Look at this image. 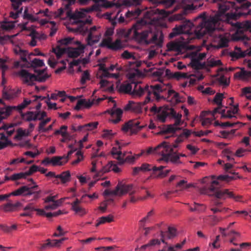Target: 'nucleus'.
<instances>
[{"label":"nucleus","instance_id":"nucleus-1","mask_svg":"<svg viewBox=\"0 0 251 251\" xmlns=\"http://www.w3.org/2000/svg\"><path fill=\"white\" fill-rule=\"evenodd\" d=\"M214 2H220L219 3V10L220 14L210 16L207 19H204L201 24L197 27L195 32L197 38L200 39L206 34L213 36V42L216 43L215 47L217 49L228 47L229 39L226 36L221 34H217L220 28L219 26L222 21V14L232 8L234 11L227 13L226 15V21L227 23L232 25L241 28L240 23L236 20L242 16H246L251 14V2L247 0H235V2H231L224 0H213Z\"/></svg>","mask_w":251,"mask_h":251},{"label":"nucleus","instance_id":"nucleus-2","mask_svg":"<svg viewBox=\"0 0 251 251\" xmlns=\"http://www.w3.org/2000/svg\"><path fill=\"white\" fill-rule=\"evenodd\" d=\"M171 87L169 83L166 85L163 84H158L148 86H145V93L147 94V97L145 100L143 102H134L132 101H129L128 103L125 105L124 109L125 111H131L136 113H140L142 112V107L148 103L152 98L156 101H159L161 100H165V97L163 95L164 93L167 91L168 97L173 95V98L175 99L176 103L182 102L181 97L179 94L173 90H168L167 88H170Z\"/></svg>","mask_w":251,"mask_h":251},{"label":"nucleus","instance_id":"nucleus-3","mask_svg":"<svg viewBox=\"0 0 251 251\" xmlns=\"http://www.w3.org/2000/svg\"><path fill=\"white\" fill-rule=\"evenodd\" d=\"M212 180L208 187L202 188L201 193L210 196L214 195L218 199H225L226 198H233L232 192H229L228 189L221 190L222 186L221 182H229L234 179L233 176L228 175H220L218 176H212Z\"/></svg>","mask_w":251,"mask_h":251},{"label":"nucleus","instance_id":"nucleus-4","mask_svg":"<svg viewBox=\"0 0 251 251\" xmlns=\"http://www.w3.org/2000/svg\"><path fill=\"white\" fill-rule=\"evenodd\" d=\"M14 51L15 54L19 55L21 60L23 62L22 64L20 62L17 61L15 63L16 67L21 66V67L25 68H37L45 66L43 60L38 58H34L32 60L30 59H28V57H26L28 52L26 50H22L19 47H17L14 49Z\"/></svg>","mask_w":251,"mask_h":251},{"label":"nucleus","instance_id":"nucleus-5","mask_svg":"<svg viewBox=\"0 0 251 251\" xmlns=\"http://www.w3.org/2000/svg\"><path fill=\"white\" fill-rule=\"evenodd\" d=\"M46 71L47 68L42 70L35 69L34 72L37 74L35 75L23 69L19 72V75L23 79L25 83H28L29 85H33L34 81L45 82L50 76L47 74Z\"/></svg>","mask_w":251,"mask_h":251},{"label":"nucleus","instance_id":"nucleus-6","mask_svg":"<svg viewBox=\"0 0 251 251\" xmlns=\"http://www.w3.org/2000/svg\"><path fill=\"white\" fill-rule=\"evenodd\" d=\"M143 26L141 22H137L134 26V37L140 42H144L146 44L149 45L152 43H155L157 41L158 36L154 34L151 39L147 40V37L151 31L148 29H143Z\"/></svg>","mask_w":251,"mask_h":251},{"label":"nucleus","instance_id":"nucleus-7","mask_svg":"<svg viewBox=\"0 0 251 251\" xmlns=\"http://www.w3.org/2000/svg\"><path fill=\"white\" fill-rule=\"evenodd\" d=\"M119 90L120 92L131 95L133 98L140 97L145 94V86H141L139 81H132L130 83L122 84Z\"/></svg>","mask_w":251,"mask_h":251},{"label":"nucleus","instance_id":"nucleus-8","mask_svg":"<svg viewBox=\"0 0 251 251\" xmlns=\"http://www.w3.org/2000/svg\"><path fill=\"white\" fill-rule=\"evenodd\" d=\"M136 192L132 184H125L119 183L114 190L109 191L105 190L104 192V195L105 196L114 195L122 196L126 193H129V195L132 196Z\"/></svg>","mask_w":251,"mask_h":251},{"label":"nucleus","instance_id":"nucleus-9","mask_svg":"<svg viewBox=\"0 0 251 251\" xmlns=\"http://www.w3.org/2000/svg\"><path fill=\"white\" fill-rule=\"evenodd\" d=\"M185 154L183 153H177L176 152L174 151L173 147L170 143H168L167 148V151L166 152V155L164 156L162 158L163 161L168 163L171 162L173 164H181V162L180 161V157H185Z\"/></svg>","mask_w":251,"mask_h":251},{"label":"nucleus","instance_id":"nucleus-10","mask_svg":"<svg viewBox=\"0 0 251 251\" xmlns=\"http://www.w3.org/2000/svg\"><path fill=\"white\" fill-rule=\"evenodd\" d=\"M100 47H107L112 50L117 51L123 48L122 42L120 39H117L115 42H112L110 37L104 38L100 44Z\"/></svg>","mask_w":251,"mask_h":251},{"label":"nucleus","instance_id":"nucleus-11","mask_svg":"<svg viewBox=\"0 0 251 251\" xmlns=\"http://www.w3.org/2000/svg\"><path fill=\"white\" fill-rule=\"evenodd\" d=\"M168 143V142L164 141L154 148L150 147L147 151V154L155 153L159 154L161 156V157L158 160L159 161H163L162 158L164 157V156L166 155Z\"/></svg>","mask_w":251,"mask_h":251},{"label":"nucleus","instance_id":"nucleus-12","mask_svg":"<svg viewBox=\"0 0 251 251\" xmlns=\"http://www.w3.org/2000/svg\"><path fill=\"white\" fill-rule=\"evenodd\" d=\"M139 124V122L136 120H130L123 126L122 129L124 132H127L130 129L132 134H136L145 127L144 126H140Z\"/></svg>","mask_w":251,"mask_h":251},{"label":"nucleus","instance_id":"nucleus-13","mask_svg":"<svg viewBox=\"0 0 251 251\" xmlns=\"http://www.w3.org/2000/svg\"><path fill=\"white\" fill-rule=\"evenodd\" d=\"M191 24L190 21H185L183 24L176 26L170 33L169 37L174 38L178 35L186 33L189 30Z\"/></svg>","mask_w":251,"mask_h":251},{"label":"nucleus","instance_id":"nucleus-14","mask_svg":"<svg viewBox=\"0 0 251 251\" xmlns=\"http://www.w3.org/2000/svg\"><path fill=\"white\" fill-rule=\"evenodd\" d=\"M112 102H114V106L111 109L108 110L107 112L110 114L112 118L110 120V121L116 124L121 121L123 111L121 108H116V104L114 100H112Z\"/></svg>","mask_w":251,"mask_h":251},{"label":"nucleus","instance_id":"nucleus-15","mask_svg":"<svg viewBox=\"0 0 251 251\" xmlns=\"http://www.w3.org/2000/svg\"><path fill=\"white\" fill-rule=\"evenodd\" d=\"M97 27L96 26H93L91 28H90L88 36L86 38L87 45L90 46H93L95 44L99 42L100 35H94V32L96 31Z\"/></svg>","mask_w":251,"mask_h":251},{"label":"nucleus","instance_id":"nucleus-16","mask_svg":"<svg viewBox=\"0 0 251 251\" xmlns=\"http://www.w3.org/2000/svg\"><path fill=\"white\" fill-rule=\"evenodd\" d=\"M117 144L119 146V150L116 147H113L111 151V154L114 158L119 161V164H123L125 163L124 157L126 155L125 153H123L121 151V147L119 145L118 141H117Z\"/></svg>","mask_w":251,"mask_h":251},{"label":"nucleus","instance_id":"nucleus-17","mask_svg":"<svg viewBox=\"0 0 251 251\" xmlns=\"http://www.w3.org/2000/svg\"><path fill=\"white\" fill-rule=\"evenodd\" d=\"M65 240V238H62L59 240H50L47 239L46 242L41 245L40 249L41 250H44L47 249H49L52 247H56L60 246V244L62 243L63 241Z\"/></svg>","mask_w":251,"mask_h":251},{"label":"nucleus","instance_id":"nucleus-18","mask_svg":"<svg viewBox=\"0 0 251 251\" xmlns=\"http://www.w3.org/2000/svg\"><path fill=\"white\" fill-rule=\"evenodd\" d=\"M168 51H175L178 53L183 52L186 49V45L183 43L171 42L167 45Z\"/></svg>","mask_w":251,"mask_h":251},{"label":"nucleus","instance_id":"nucleus-19","mask_svg":"<svg viewBox=\"0 0 251 251\" xmlns=\"http://www.w3.org/2000/svg\"><path fill=\"white\" fill-rule=\"evenodd\" d=\"M235 50H236L235 51L232 52L230 53V56L233 58L239 59L245 57L247 55H251V47L245 51H242L239 47H235Z\"/></svg>","mask_w":251,"mask_h":251},{"label":"nucleus","instance_id":"nucleus-20","mask_svg":"<svg viewBox=\"0 0 251 251\" xmlns=\"http://www.w3.org/2000/svg\"><path fill=\"white\" fill-rule=\"evenodd\" d=\"M21 206H22V203L19 201H17L15 203H12L11 201H9L1 205L0 208L5 212H8L16 211Z\"/></svg>","mask_w":251,"mask_h":251},{"label":"nucleus","instance_id":"nucleus-21","mask_svg":"<svg viewBox=\"0 0 251 251\" xmlns=\"http://www.w3.org/2000/svg\"><path fill=\"white\" fill-rule=\"evenodd\" d=\"M111 170L115 173L120 172V169L117 166V165L115 164H113V162L111 161L104 166L102 170L97 174V176H101L104 173L108 172Z\"/></svg>","mask_w":251,"mask_h":251},{"label":"nucleus","instance_id":"nucleus-22","mask_svg":"<svg viewBox=\"0 0 251 251\" xmlns=\"http://www.w3.org/2000/svg\"><path fill=\"white\" fill-rule=\"evenodd\" d=\"M122 57L123 58L127 59L133 58V61L128 62L129 66L131 68H134L135 67H139L141 65L140 62L137 61L135 60V57L133 56V55L129 52H128L127 50H125L123 52V53L122 54Z\"/></svg>","mask_w":251,"mask_h":251},{"label":"nucleus","instance_id":"nucleus-23","mask_svg":"<svg viewBox=\"0 0 251 251\" xmlns=\"http://www.w3.org/2000/svg\"><path fill=\"white\" fill-rule=\"evenodd\" d=\"M169 116V107L166 106L164 107H160V111L156 116L157 119L161 123H165L167 117Z\"/></svg>","mask_w":251,"mask_h":251},{"label":"nucleus","instance_id":"nucleus-24","mask_svg":"<svg viewBox=\"0 0 251 251\" xmlns=\"http://www.w3.org/2000/svg\"><path fill=\"white\" fill-rule=\"evenodd\" d=\"M80 201L76 199L75 201L71 203L72 209L76 213L82 216L86 213V211L79 205Z\"/></svg>","mask_w":251,"mask_h":251},{"label":"nucleus","instance_id":"nucleus-25","mask_svg":"<svg viewBox=\"0 0 251 251\" xmlns=\"http://www.w3.org/2000/svg\"><path fill=\"white\" fill-rule=\"evenodd\" d=\"M13 110H16V106H7L0 110V123L3 119H6L9 117Z\"/></svg>","mask_w":251,"mask_h":251},{"label":"nucleus","instance_id":"nucleus-26","mask_svg":"<svg viewBox=\"0 0 251 251\" xmlns=\"http://www.w3.org/2000/svg\"><path fill=\"white\" fill-rule=\"evenodd\" d=\"M186 204L189 206V210L191 212L201 213L204 211L206 209V206L204 205L195 202L193 205H190L189 203H186Z\"/></svg>","mask_w":251,"mask_h":251},{"label":"nucleus","instance_id":"nucleus-27","mask_svg":"<svg viewBox=\"0 0 251 251\" xmlns=\"http://www.w3.org/2000/svg\"><path fill=\"white\" fill-rule=\"evenodd\" d=\"M251 76V72L246 71L244 68H241L240 72L234 74L235 77H239L244 80H247Z\"/></svg>","mask_w":251,"mask_h":251},{"label":"nucleus","instance_id":"nucleus-28","mask_svg":"<svg viewBox=\"0 0 251 251\" xmlns=\"http://www.w3.org/2000/svg\"><path fill=\"white\" fill-rule=\"evenodd\" d=\"M84 49L85 46L83 45L80 44L77 48L69 50L68 55L70 57H77L80 55V51H82Z\"/></svg>","mask_w":251,"mask_h":251},{"label":"nucleus","instance_id":"nucleus-29","mask_svg":"<svg viewBox=\"0 0 251 251\" xmlns=\"http://www.w3.org/2000/svg\"><path fill=\"white\" fill-rule=\"evenodd\" d=\"M181 128L177 127L174 126V125H169L166 127H163L162 130H161L158 134H163L167 133H174L177 130L180 129Z\"/></svg>","mask_w":251,"mask_h":251},{"label":"nucleus","instance_id":"nucleus-30","mask_svg":"<svg viewBox=\"0 0 251 251\" xmlns=\"http://www.w3.org/2000/svg\"><path fill=\"white\" fill-rule=\"evenodd\" d=\"M141 10L138 8H135L134 10H128L126 14V18L130 20L137 18L141 14Z\"/></svg>","mask_w":251,"mask_h":251},{"label":"nucleus","instance_id":"nucleus-31","mask_svg":"<svg viewBox=\"0 0 251 251\" xmlns=\"http://www.w3.org/2000/svg\"><path fill=\"white\" fill-rule=\"evenodd\" d=\"M55 178H59L62 183H65L71 179L70 173L69 171L63 172L61 174L55 176Z\"/></svg>","mask_w":251,"mask_h":251},{"label":"nucleus","instance_id":"nucleus-32","mask_svg":"<svg viewBox=\"0 0 251 251\" xmlns=\"http://www.w3.org/2000/svg\"><path fill=\"white\" fill-rule=\"evenodd\" d=\"M191 65L193 68L196 70L204 69L206 65L205 63H201L196 58H193L191 59Z\"/></svg>","mask_w":251,"mask_h":251},{"label":"nucleus","instance_id":"nucleus-33","mask_svg":"<svg viewBox=\"0 0 251 251\" xmlns=\"http://www.w3.org/2000/svg\"><path fill=\"white\" fill-rule=\"evenodd\" d=\"M51 164L53 166L59 165L61 166L65 164V156H53L51 158Z\"/></svg>","mask_w":251,"mask_h":251},{"label":"nucleus","instance_id":"nucleus-34","mask_svg":"<svg viewBox=\"0 0 251 251\" xmlns=\"http://www.w3.org/2000/svg\"><path fill=\"white\" fill-rule=\"evenodd\" d=\"M135 25L133 26L132 28L126 30V29L122 28L117 30V34L119 36L122 37H128L130 34L133 33V35L134 36V30Z\"/></svg>","mask_w":251,"mask_h":251},{"label":"nucleus","instance_id":"nucleus-35","mask_svg":"<svg viewBox=\"0 0 251 251\" xmlns=\"http://www.w3.org/2000/svg\"><path fill=\"white\" fill-rule=\"evenodd\" d=\"M28 190V186H23L10 193L12 196H26V192Z\"/></svg>","mask_w":251,"mask_h":251},{"label":"nucleus","instance_id":"nucleus-36","mask_svg":"<svg viewBox=\"0 0 251 251\" xmlns=\"http://www.w3.org/2000/svg\"><path fill=\"white\" fill-rule=\"evenodd\" d=\"M67 16L73 20H77L83 18L85 13L83 11H76L74 13H72V11L67 12Z\"/></svg>","mask_w":251,"mask_h":251},{"label":"nucleus","instance_id":"nucleus-37","mask_svg":"<svg viewBox=\"0 0 251 251\" xmlns=\"http://www.w3.org/2000/svg\"><path fill=\"white\" fill-rule=\"evenodd\" d=\"M158 13L159 14L163 15L164 16H167L169 15V12L164 9H157L155 10H150L147 12V16L151 18V16L153 15L154 14Z\"/></svg>","mask_w":251,"mask_h":251},{"label":"nucleus","instance_id":"nucleus-38","mask_svg":"<svg viewBox=\"0 0 251 251\" xmlns=\"http://www.w3.org/2000/svg\"><path fill=\"white\" fill-rule=\"evenodd\" d=\"M40 111H38L35 113L33 112L29 111L26 113V120L27 121H36L38 119Z\"/></svg>","mask_w":251,"mask_h":251},{"label":"nucleus","instance_id":"nucleus-39","mask_svg":"<svg viewBox=\"0 0 251 251\" xmlns=\"http://www.w3.org/2000/svg\"><path fill=\"white\" fill-rule=\"evenodd\" d=\"M27 175L25 172H21L19 173L14 174L10 176V180L15 181L22 178H26Z\"/></svg>","mask_w":251,"mask_h":251},{"label":"nucleus","instance_id":"nucleus-40","mask_svg":"<svg viewBox=\"0 0 251 251\" xmlns=\"http://www.w3.org/2000/svg\"><path fill=\"white\" fill-rule=\"evenodd\" d=\"M17 132V134L14 137L15 140H20L22 137L28 135V133L26 132L25 130H23L22 128H18Z\"/></svg>","mask_w":251,"mask_h":251},{"label":"nucleus","instance_id":"nucleus-41","mask_svg":"<svg viewBox=\"0 0 251 251\" xmlns=\"http://www.w3.org/2000/svg\"><path fill=\"white\" fill-rule=\"evenodd\" d=\"M185 15V12L183 11L181 13L173 15L170 17L169 20L170 21L182 20L184 18Z\"/></svg>","mask_w":251,"mask_h":251},{"label":"nucleus","instance_id":"nucleus-42","mask_svg":"<svg viewBox=\"0 0 251 251\" xmlns=\"http://www.w3.org/2000/svg\"><path fill=\"white\" fill-rule=\"evenodd\" d=\"M31 102V101L30 100H29L27 99H24V101L22 103L18 105L17 106H16V109L19 111L22 110L28 105L30 104Z\"/></svg>","mask_w":251,"mask_h":251},{"label":"nucleus","instance_id":"nucleus-43","mask_svg":"<svg viewBox=\"0 0 251 251\" xmlns=\"http://www.w3.org/2000/svg\"><path fill=\"white\" fill-rule=\"evenodd\" d=\"M99 123L98 122H92L83 125L85 131L92 130L97 128Z\"/></svg>","mask_w":251,"mask_h":251},{"label":"nucleus","instance_id":"nucleus-44","mask_svg":"<svg viewBox=\"0 0 251 251\" xmlns=\"http://www.w3.org/2000/svg\"><path fill=\"white\" fill-rule=\"evenodd\" d=\"M188 76L186 73H182L180 72H176L174 73L173 78L179 80L181 78H188Z\"/></svg>","mask_w":251,"mask_h":251},{"label":"nucleus","instance_id":"nucleus-45","mask_svg":"<svg viewBox=\"0 0 251 251\" xmlns=\"http://www.w3.org/2000/svg\"><path fill=\"white\" fill-rule=\"evenodd\" d=\"M224 98V95L222 93H217L216 94L213 101L216 103L218 105H222V101Z\"/></svg>","mask_w":251,"mask_h":251},{"label":"nucleus","instance_id":"nucleus-46","mask_svg":"<svg viewBox=\"0 0 251 251\" xmlns=\"http://www.w3.org/2000/svg\"><path fill=\"white\" fill-rule=\"evenodd\" d=\"M68 126H62L59 129L56 130L54 131V135L60 134L62 136H64L66 135L67 129Z\"/></svg>","mask_w":251,"mask_h":251},{"label":"nucleus","instance_id":"nucleus-47","mask_svg":"<svg viewBox=\"0 0 251 251\" xmlns=\"http://www.w3.org/2000/svg\"><path fill=\"white\" fill-rule=\"evenodd\" d=\"M239 125L240 126L242 125V123L237 122H226L224 123H221V125H220V126H222L223 127H234L235 126Z\"/></svg>","mask_w":251,"mask_h":251},{"label":"nucleus","instance_id":"nucleus-48","mask_svg":"<svg viewBox=\"0 0 251 251\" xmlns=\"http://www.w3.org/2000/svg\"><path fill=\"white\" fill-rule=\"evenodd\" d=\"M169 116H171L173 118L176 119H181L182 115L180 113H177L176 111L172 108H169Z\"/></svg>","mask_w":251,"mask_h":251},{"label":"nucleus","instance_id":"nucleus-49","mask_svg":"<svg viewBox=\"0 0 251 251\" xmlns=\"http://www.w3.org/2000/svg\"><path fill=\"white\" fill-rule=\"evenodd\" d=\"M175 2V0H160L159 4H163L166 8H169L172 6Z\"/></svg>","mask_w":251,"mask_h":251},{"label":"nucleus","instance_id":"nucleus-50","mask_svg":"<svg viewBox=\"0 0 251 251\" xmlns=\"http://www.w3.org/2000/svg\"><path fill=\"white\" fill-rule=\"evenodd\" d=\"M23 17L24 19L27 20L32 23L38 21V18L33 16L31 13L25 14V15H23Z\"/></svg>","mask_w":251,"mask_h":251},{"label":"nucleus","instance_id":"nucleus-51","mask_svg":"<svg viewBox=\"0 0 251 251\" xmlns=\"http://www.w3.org/2000/svg\"><path fill=\"white\" fill-rule=\"evenodd\" d=\"M66 50L65 48H61L58 47L56 49H53V51L55 53L56 56L59 58L66 52Z\"/></svg>","mask_w":251,"mask_h":251},{"label":"nucleus","instance_id":"nucleus-52","mask_svg":"<svg viewBox=\"0 0 251 251\" xmlns=\"http://www.w3.org/2000/svg\"><path fill=\"white\" fill-rule=\"evenodd\" d=\"M90 79V74L88 71H85L82 74L81 78V83L82 84H84L86 83L87 80Z\"/></svg>","mask_w":251,"mask_h":251},{"label":"nucleus","instance_id":"nucleus-53","mask_svg":"<svg viewBox=\"0 0 251 251\" xmlns=\"http://www.w3.org/2000/svg\"><path fill=\"white\" fill-rule=\"evenodd\" d=\"M176 229L173 227H169L168 232L167 233L168 238L171 239L174 238L176 235Z\"/></svg>","mask_w":251,"mask_h":251},{"label":"nucleus","instance_id":"nucleus-54","mask_svg":"<svg viewBox=\"0 0 251 251\" xmlns=\"http://www.w3.org/2000/svg\"><path fill=\"white\" fill-rule=\"evenodd\" d=\"M75 154L77 156V158L76 160L73 161L72 164L74 165L78 164L83 159V155L82 152L80 151H78L76 152Z\"/></svg>","mask_w":251,"mask_h":251},{"label":"nucleus","instance_id":"nucleus-55","mask_svg":"<svg viewBox=\"0 0 251 251\" xmlns=\"http://www.w3.org/2000/svg\"><path fill=\"white\" fill-rule=\"evenodd\" d=\"M38 187L37 185H35L33 186H28V190L26 192V196L32 195L36 191Z\"/></svg>","mask_w":251,"mask_h":251},{"label":"nucleus","instance_id":"nucleus-56","mask_svg":"<svg viewBox=\"0 0 251 251\" xmlns=\"http://www.w3.org/2000/svg\"><path fill=\"white\" fill-rule=\"evenodd\" d=\"M38 170H39V167L35 165H33L32 166H31L30 167L29 170L25 172V173L26 174L27 176H28L31 175L34 173H35L37 171H38Z\"/></svg>","mask_w":251,"mask_h":251},{"label":"nucleus","instance_id":"nucleus-57","mask_svg":"<svg viewBox=\"0 0 251 251\" xmlns=\"http://www.w3.org/2000/svg\"><path fill=\"white\" fill-rule=\"evenodd\" d=\"M0 67L2 70V76L3 77L4 76V73L5 72L8 70V66L6 65H5V60L3 59H0Z\"/></svg>","mask_w":251,"mask_h":251},{"label":"nucleus","instance_id":"nucleus-58","mask_svg":"<svg viewBox=\"0 0 251 251\" xmlns=\"http://www.w3.org/2000/svg\"><path fill=\"white\" fill-rule=\"evenodd\" d=\"M140 167L142 172L150 171L152 170V168L151 165L148 163H143Z\"/></svg>","mask_w":251,"mask_h":251},{"label":"nucleus","instance_id":"nucleus-59","mask_svg":"<svg viewBox=\"0 0 251 251\" xmlns=\"http://www.w3.org/2000/svg\"><path fill=\"white\" fill-rule=\"evenodd\" d=\"M12 2V6L15 10H19V7L22 5V3L20 0H10Z\"/></svg>","mask_w":251,"mask_h":251},{"label":"nucleus","instance_id":"nucleus-60","mask_svg":"<svg viewBox=\"0 0 251 251\" xmlns=\"http://www.w3.org/2000/svg\"><path fill=\"white\" fill-rule=\"evenodd\" d=\"M160 241L158 239H154L151 240L147 244L144 245L143 248H146L149 246H154L155 245H160Z\"/></svg>","mask_w":251,"mask_h":251},{"label":"nucleus","instance_id":"nucleus-61","mask_svg":"<svg viewBox=\"0 0 251 251\" xmlns=\"http://www.w3.org/2000/svg\"><path fill=\"white\" fill-rule=\"evenodd\" d=\"M1 27L5 30H10L14 27V25L10 23L4 22L1 25Z\"/></svg>","mask_w":251,"mask_h":251},{"label":"nucleus","instance_id":"nucleus-62","mask_svg":"<svg viewBox=\"0 0 251 251\" xmlns=\"http://www.w3.org/2000/svg\"><path fill=\"white\" fill-rule=\"evenodd\" d=\"M170 172V170H166L165 171H163L161 172L158 173V174L154 176L153 177L154 178H163L165 177L168 175V174Z\"/></svg>","mask_w":251,"mask_h":251},{"label":"nucleus","instance_id":"nucleus-63","mask_svg":"<svg viewBox=\"0 0 251 251\" xmlns=\"http://www.w3.org/2000/svg\"><path fill=\"white\" fill-rule=\"evenodd\" d=\"M24 210L25 211H27L28 212H30V213L32 214V212L34 211H36V208H35L34 206H33V203H29L24 208Z\"/></svg>","mask_w":251,"mask_h":251},{"label":"nucleus","instance_id":"nucleus-64","mask_svg":"<svg viewBox=\"0 0 251 251\" xmlns=\"http://www.w3.org/2000/svg\"><path fill=\"white\" fill-rule=\"evenodd\" d=\"M218 81L220 84L225 86H228L229 85V81H228L227 78L224 75L220 76L218 78Z\"/></svg>","mask_w":251,"mask_h":251}]
</instances>
